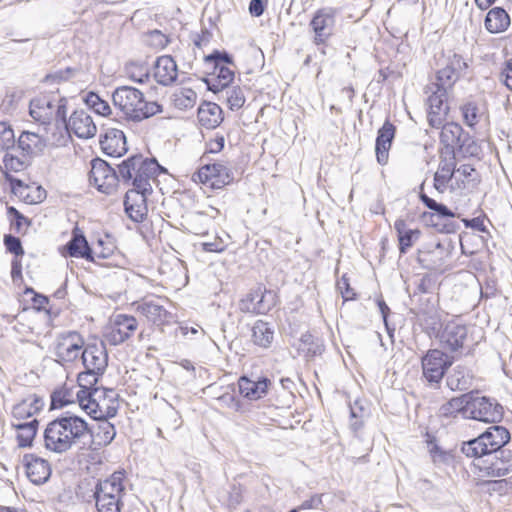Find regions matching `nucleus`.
Returning a JSON list of instances; mask_svg holds the SVG:
<instances>
[{
	"label": "nucleus",
	"instance_id": "1",
	"mask_svg": "<svg viewBox=\"0 0 512 512\" xmlns=\"http://www.w3.org/2000/svg\"><path fill=\"white\" fill-rule=\"evenodd\" d=\"M91 443L88 423L73 413L66 412L49 422L44 431L47 450L63 454L72 449L82 450Z\"/></svg>",
	"mask_w": 512,
	"mask_h": 512
},
{
	"label": "nucleus",
	"instance_id": "2",
	"mask_svg": "<svg viewBox=\"0 0 512 512\" xmlns=\"http://www.w3.org/2000/svg\"><path fill=\"white\" fill-rule=\"evenodd\" d=\"M112 101L128 121L140 122L162 111V107L155 101L147 102L143 93L130 86H121L114 90Z\"/></svg>",
	"mask_w": 512,
	"mask_h": 512
},
{
	"label": "nucleus",
	"instance_id": "3",
	"mask_svg": "<svg viewBox=\"0 0 512 512\" xmlns=\"http://www.w3.org/2000/svg\"><path fill=\"white\" fill-rule=\"evenodd\" d=\"M79 406L94 419L114 417L118 410L117 393L113 389L78 390Z\"/></svg>",
	"mask_w": 512,
	"mask_h": 512
},
{
	"label": "nucleus",
	"instance_id": "4",
	"mask_svg": "<svg viewBox=\"0 0 512 512\" xmlns=\"http://www.w3.org/2000/svg\"><path fill=\"white\" fill-rule=\"evenodd\" d=\"M160 168L155 160L144 159L141 155H134L118 165V176L124 182L132 181L133 187L144 191H152L151 180L157 175Z\"/></svg>",
	"mask_w": 512,
	"mask_h": 512
},
{
	"label": "nucleus",
	"instance_id": "5",
	"mask_svg": "<svg viewBox=\"0 0 512 512\" xmlns=\"http://www.w3.org/2000/svg\"><path fill=\"white\" fill-rule=\"evenodd\" d=\"M510 439L509 431L503 426H491L477 438L464 442L461 451L467 457L484 458L502 451V447Z\"/></svg>",
	"mask_w": 512,
	"mask_h": 512
},
{
	"label": "nucleus",
	"instance_id": "6",
	"mask_svg": "<svg viewBox=\"0 0 512 512\" xmlns=\"http://www.w3.org/2000/svg\"><path fill=\"white\" fill-rule=\"evenodd\" d=\"M124 490V472H114L100 481L94 494L98 512H120Z\"/></svg>",
	"mask_w": 512,
	"mask_h": 512
},
{
	"label": "nucleus",
	"instance_id": "7",
	"mask_svg": "<svg viewBox=\"0 0 512 512\" xmlns=\"http://www.w3.org/2000/svg\"><path fill=\"white\" fill-rule=\"evenodd\" d=\"M465 411L467 419L484 423H496L503 417V407L497 401L486 396H477L474 392L469 393Z\"/></svg>",
	"mask_w": 512,
	"mask_h": 512
},
{
	"label": "nucleus",
	"instance_id": "8",
	"mask_svg": "<svg viewBox=\"0 0 512 512\" xmlns=\"http://www.w3.org/2000/svg\"><path fill=\"white\" fill-rule=\"evenodd\" d=\"M30 115L43 124L51 120L65 122L66 101L52 96H39L30 102Z\"/></svg>",
	"mask_w": 512,
	"mask_h": 512
},
{
	"label": "nucleus",
	"instance_id": "9",
	"mask_svg": "<svg viewBox=\"0 0 512 512\" xmlns=\"http://www.w3.org/2000/svg\"><path fill=\"white\" fill-rule=\"evenodd\" d=\"M442 58V67L436 73L435 85H439L444 89H452L468 69V63L460 54L453 51L443 53Z\"/></svg>",
	"mask_w": 512,
	"mask_h": 512
},
{
	"label": "nucleus",
	"instance_id": "10",
	"mask_svg": "<svg viewBox=\"0 0 512 512\" xmlns=\"http://www.w3.org/2000/svg\"><path fill=\"white\" fill-rule=\"evenodd\" d=\"M135 317L125 314L114 315L106 326L103 337L111 345H119L129 339L137 330Z\"/></svg>",
	"mask_w": 512,
	"mask_h": 512
},
{
	"label": "nucleus",
	"instance_id": "11",
	"mask_svg": "<svg viewBox=\"0 0 512 512\" xmlns=\"http://www.w3.org/2000/svg\"><path fill=\"white\" fill-rule=\"evenodd\" d=\"M206 62L214 63L212 76L207 80L209 89L215 93L223 92L234 79V71L226 65L231 64L230 57L216 53L207 56Z\"/></svg>",
	"mask_w": 512,
	"mask_h": 512
},
{
	"label": "nucleus",
	"instance_id": "12",
	"mask_svg": "<svg viewBox=\"0 0 512 512\" xmlns=\"http://www.w3.org/2000/svg\"><path fill=\"white\" fill-rule=\"evenodd\" d=\"M192 179L212 189H221L233 181V174L226 165L216 162L202 166Z\"/></svg>",
	"mask_w": 512,
	"mask_h": 512
},
{
	"label": "nucleus",
	"instance_id": "13",
	"mask_svg": "<svg viewBox=\"0 0 512 512\" xmlns=\"http://www.w3.org/2000/svg\"><path fill=\"white\" fill-rule=\"evenodd\" d=\"M421 364L426 381L431 385H438L452 363L444 352L431 349L422 357Z\"/></svg>",
	"mask_w": 512,
	"mask_h": 512
},
{
	"label": "nucleus",
	"instance_id": "14",
	"mask_svg": "<svg viewBox=\"0 0 512 512\" xmlns=\"http://www.w3.org/2000/svg\"><path fill=\"white\" fill-rule=\"evenodd\" d=\"M89 179L91 184L105 194L115 192L119 182V176L116 171L101 159H94L92 161Z\"/></svg>",
	"mask_w": 512,
	"mask_h": 512
},
{
	"label": "nucleus",
	"instance_id": "15",
	"mask_svg": "<svg viewBox=\"0 0 512 512\" xmlns=\"http://www.w3.org/2000/svg\"><path fill=\"white\" fill-rule=\"evenodd\" d=\"M485 459L477 458L475 467L479 469L482 476L502 477L512 471V452L502 450L492 455H485Z\"/></svg>",
	"mask_w": 512,
	"mask_h": 512
},
{
	"label": "nucleus",
	"instance_id": "16",
	"mask_svg": "<svg viewBox=\"0 0 512 512\" xmlns=\"http://www.w3.org/2000/svg\"><path fill=\"white\" fill-rule=\"evenodd\" d=\"M84 350V339L75 332L69 331L62 333L58 338L55 346V354L61 362H73L82 357Z\"/></svg>",
	"mask_w": 512,
	"mask_h": 512
},
{
	"label": "nucleus",
	"instance_id": "17",
	"mask_svg": "<svg viewBox=\"0 0 512 512\" xmlns=\"http://www.w3.org/2000/svg\"><path fill=\"white\" fill-rule=\"evenodd\" d=\"M428 89L432 91V94L428 97V122L430 126L439 128L443 124L448 112L445 100L450 89H444L439 85H435V83H432Z\"/></svg>",
	"mask_w": 512,
	"mask_h": 512
},
{
	"label": "nucleus",
	"instance_id": "18",
	"mask_svg": "<svg viewBox=\"0 0 512 512\" xmlns=\"http://www.w3.org/2000/svg\"><path fill=\"white\" fill-rule=\"evenodd\" d=\"M151 192L136 187L126 192L124 206L130 219L135 222H142L144 220L148 213L146 197Z\"/></svg>",
	"mask_w": 512,
	"mask_h": 512
},
{
	"label": "nucleus",
	"instance_id": "19",
	"mask_svg": "<svg viewBox=\"0 0 512 512\" xmlns=\"http://www.w3.org/2000/svg\"><path fill=\"white\" fill-rule=\"evenodd\" d=\"M467 337V327L457 321H450L444 325L436 337L442 347L456 351L463 347Z\"/></svg>",
	"mask_w": 512,
	"mask_h": 512
},
{
	"label": "nucleus",
	"instance_id": "20",
	"mask_svg": "<svg viewBox=\"0 0 512 512\" xmlns=\"http://www.w3.org/2000/svg\"><path fill=\"white\" fill-rule=\"evenodd\" d=\"M66 125L70 133H74L81 139L92 138L97 133V127L92 117L85 110H77L73 112L68 122L66 121Z\"/></svg>",
	"mask_w": 512,
	"mask_h": 512
},
{
	"label": "nucleus",
	"instance_id": "21",
	"mask_svg": "<svg viewBox=\"0 0 512 512\" xmlns=\"http://www.w3.org/2000/svg\"><path fill=\"white\" fill-rule=\"evenodd\" d=\"M136 311L158 326L168 324L172 318L171 313L160 303V299H143L136 303Z\"/></svg>",
	"mask_w": 512,
	"mask_h": 512
},
{
	"label": "nucleus",
	"instance_id": "22",
	"mask_svg": "<svg viewBox=\"0 0 512 512\" xmlns=\"http://www.w3.org/2000/svg\"><path fill=\"white\" fill-rule=\"evenodd\" d=\"M335 24V11L330 8L320 9L310 22L315 33V42L324 43L331 35Z\"/></svg>",
	"mask_w": 512,
	"mask_h": 512
},
{
	"label": "nucleus",
	"instance_id": "23",
	"mask_svg": "<svg viewBox=\"0 0 512 512\" xmlns=\"http://www.w3.org/2000/svg\"><path fill=\"white\" fill-rule=\"evenodd\" d=\"M81 358L84 367L91 372L102 374L108 364V356L103 343L87 345Z\"/></svg>",
	"mask_w": 512,
	"mask_h": 512
},
{
	"label": "nucleus",
	"instance_id": "24",
	"mask_svg": "<svg viewBox=\"0 0 512 512\" xmlns=\"http://www.w3.org/2000/svg\"><path fill=\"white\" fill-rule=\"evenodd\" d=\"M100 146L106 155L112 157H121L128 150L124 132L116 128L105 131L100 139Z\"/></svg>",
	"mask_w": 512,
	"mask_h": 512
},
{
	"label": "nucleus",
	"instance_id": "25",
	"mask_svg": "<svg viewBox=\"0 0 512 512\" xmlns=\"http://www.w3.org/2000/svg\"><path fill=\"white\" fill-rule=\"evenodd\" d=\"M448 253L446 249L437 243L431 247H426L419 251L418 261L423 268L430 271H440L446 263Z\"/></svg>",
	"mask_w": 512,
	"mask_h": 512
},
{
	"label": "nucleus",
	"instance_id": "26",
	"mask_svg": "<svg viewBox=\"0 0 512 512\" xmlns=\"http://www.w3.org/2000/svg\"><path fill=\"white\" fill-rule=\"evenodd\" d=\"M12 193L26 204H39L46 198V191L36 183L25 184L19 179H11Z\"/></svg>",
	"mask_w": 512,
	"mask_h": 512
},
{
	"label": "nucleus",
	"instance_id": "27",
	"mask_svg": "<svg viewBox=\"0 0 512 512\" xmlns=\"http://www.w3.org/2000/svg\"><path fill=\"white\" fill-rule=\"evenodd\" d=\"M456 158L454 152L446 151L442 156L436 173L434 174V188L444 193L447 184L455 174Z\"/></svg>",
	"mask_w": 512,
	"mask_h": 512
},
{
	"label": "nucleus",
	"instance_id": "28",
	"mask_svg": "<svg viewBox=\"0 0 512 512\" xmlns=\"http://www.w3.org/2000/svg\"><path fill=\"white\" fill-rule=\"evenodd\" d=\"M268 297H272L271 292H263L260 288L253 290L239 301V309L244 313L263 314L271 308V304L266 303Z\"/></svg>",
	"mask_w": 512,
	"mask_h": 512
},
{
	"label": "nucleus",
	"instance_id": "29",
	"mask_svg": "<svg viewBox=\"0 0 512 512\" xmlns=\"http://www.w3.org/2000/svg\"><path fill=\"white\" fill-rule=\"evenodd\" d=\"M26 475L29 480L37 485L45 483L51 475V467L48 461L34 454L24 456Z\"/></svg>",
	"mask_w": 512,
	"mask_h": 512
},
{
	"label": "nucleus",
	"instance_id": "30",
	"mask_svg": "<svg viewBox=\"0 0 512 512\" xmlns=\"http://www.w3.org/2000/svg\"><path fill=\"white\" fill-rule=\"evenodd\" d=\"M154 78L164 86L172 84L178 75L176 62L169 55L160 56L157 58L154 65Z\"/></svg>",
	"mask_w": 512,
	"mask_h": 512
},
{
	"label": "nucleus",
	"instance_id": "31",
	"mask_svg": "<svg viewBox=\"0 0 512 512\" xmlns=\"http://www.w3.org/2000/svg\"><path fill=\"white\" fill-rule=\"evenodd\" d=\"M394 136L395 126L389 121H386L378 131L375 146L377 161L381 165H385L388 161L389 150Z\"/></svg>",
	"mask_w": 512,
	"mask_h": 512
},
{
	"label": "nucleus",
	"instance_id": "32",
	"mask_svg": "<svg viewBox=\"0 0 512 512\" xmlns=\"http://www.w3.org/2000/svg\"><path fill=\"white\" fill-rule=\"evenodd\" d=\"M270 381L261 378L257 381L241 377L238 381L240 394L249 400H258L266 395Z\"/></svg>",
	"mask_w": 512,
	"mask_h": 512
},
{
	"label": "nucleus",
	"instance_id": "33",
	"mask_svg": "<svg viewBox=\"0 0 512 512\" xmlns=\"http://www.w3.org/2000/svg\"><path fill=\"white\" fill-rule=\"evenodd\" d=\"M197 118L201 126L214 129L223 120L222 109L215 103L204 102L198 108Z\"/></svg>",
	"mask_w": 512,
	"mask_h": 512
},
{
	"label": "nucleus",
	"instance_id": "34",
	"mask_svg": "<svg viewBox=\"0 0 512 512\" xmlns=\"http://www.w3.org/2000/svg\"><path fill=\"white\" fill-rule=\"evenodd\" d=\"M98 422L90 429L91 442L96 446L102 447L110 444L116 436V430L108 418L96 419Z\"/></svg>",
	"mask_w": 512,
	"mask_h": 512
},
{
	"label": "nucleus",
	"instance_id": "35",
	"mask_svg": "<svg viewBox=\"0 0 512 512\" xmlns=\"http://www.w3.org/2000/svg\"><path fill=\"white\" fill-rule=\"evenodd\" d=\"M18 146L27 155H38L46 146V140L36 132L23 131L19 136Z\"/></svg>",
	"mask_w": 512,
	"mask_h": 512
},
{
	"label": "nucleus",
	"instance_id": "36",
	"mask_svg": "<svg viewBox=\"0 0 512 512\" xmlns=\"http://www.w3.org/2000/svg\"><path fill=\"white\" fill-rule=\"evenodd\" d=\"M42 406L43 403L40 398L36 395H29L14 405L12 414L14 418L23 420L38 413Z\"/></svg>",
	"mask_w": 512,
	"mask_h": 512
},
{
	"label": "nucleus",
	"instance_id": "37",
	"mask_svg": "<svg viewBox=\"0 0 512 512\" xmlns=\"http://www.w3.org/2000/svg\"><path fill=\"white\" fill-rule=\"evenodd\" d=\"M510 25V17L501 7L492 8L486 15L485 27L490 33L505 31Z\"/></svg>",
	"mask_w": 512,
	"mask_h": 512
},
{
	"label": "nucleus",
	"instance_id": "38",
	"mask_svg": "<svg viewBox=\"0 0 512 512\" xmlns=\"http://www.w3.org/2000/svg\"><path fill=\"white\" fill-rule=\"evenodd\" d=\"M65 249L71 257L84 258L93 261L92 250L90 249L86 238L74 231L72 239L66 244Z\"/></svg>",
	"mask_w": 512,
	"mask_h": 512
},
{
	"label": "nucleus",
	"instance_id": "39",
	"mask_svg": "<svg viewBox=\"0 0 512 512\" xmlns=\"http://www.w3.org/2000/svg\"><path fill=\"white\" fill-rule=\"evenodd\" d=\"M472 375L470 371L462 366H456L452 372L447 376V386L453 390H467L472 385Z\"/></svg>",
	"mask_w": 512,
	"mask_h": 512
},
{
	"label": "nucleus",
	"instance_id": "40",
	"mask_svg": "<svg viewBox=\"0 0 512 512\" xmlns=\"http://www.w3.org/2000/svg\"><path fill=\"white\" fill-rule=\"evenodd\" d=\"M419 321L425 331L432 337H437L442 330L441 314L437 309H430L419 314Z\"/></svg>",
	"mask_w": 512,
	"mask_h": 512
},
{
	"label": "nucleus",
	"instance_id": "41",
	"mask_svg": "<svg viewBox=\"0 0 512 512\" xmlns=\"http://www.w3.org/2000/svg\"><path fill=\"white\" fill-rule=\"evenodd\" d=\"M17 430V444L19 447L25 448L31 446L38 428V421L36 419L30 422L13 424Z\"/></svg>",
	"mask_w": 512,
	"mask_h": 512
},
{
	"label": "nucleus",
	"instance_id": "42",
	"mask_svg": "<svg viewBox=\"0 0 512 512\" xmlns=\"http://www.w3.org/2000/svg\"><path fill=\"white\" fill-rule=\"evenodd\" d=\"M462 132V127L457 123L451 122L442 126L440 140L446 146L447 151L454 152V147L460 143Z\"/></svg>",
	"mask_w": 512,
	"mask_h": 512
},
{
	"label": "nucleus",
	"instance_id": "43",
	"mask_svg": "<svg viewBox=\"0 0 512 512\" xmlns=\"http://www.w3.org/2000/svg\"><path fill=\"white\" fill-rule=\"evenodd\" d=\"M274 338V331L267 322L258 320L252 327V340L260 346L267 348L270 346Z\"/></svg>",
	"mask_w": 512,
	"mask_h": 512
},
{
	"label": "nucleus",
	"instance_id": "44",
	"mask_svg": "<svg viewBox=\"0 0 512 512\" xmlns=\"http://www.w3.org/2000/svg\"><path fill=\"white\" fill-rule=\"evenodd\" d=\"M468 398L469 393H466L461 396L450 399L448 402L441 406V414L445 417L461 414L463 418L467 419V412L465 410L466 407L468 406Z\"/></svg>",
	"mask_w": 512,
	"mask_h": 512
},
{
	"label": "nucleus",
	"instance_id": "45",
	"mask_svg": "<svg viewBox=\"0 0 512 512\" xmlns=\"http://www.w3.org/2000/svg\"><path fill=\"white\" fill-rule=\"evenodd\" d=\"M175 107L185 110L194 107L197 102V93L191 88L181 87L175 90L172 95Z\"/></svg>",
	"mask_w": 512,
	"mask_h": 512
},
{
	"label": "nucleus",
	"instance_id": "46",
	"mask_svg": "<svg viewBox=\"0 0 512 512\" xmlns=\"http://www.w3.org/2000/svg\"><path fill=\"white\" fill-rule=\"evenodd\" d=\"M129 79L137 83H144L149 78V69L145 64L130 62L125 67Z\"/></svg>",
	"mask_w": 512,
	"mask_h": 512
},
{
	"label": "nucleus",
	"instance_id": "47",
	"mask_svg": "<svg viewBox=\"0 0 512 512\" xmlns=\"http://www.w3.org/2000/svg\"><path fill=\"white\" fill-rule=\"evenodd\" d=\"M222 93H225L226 102L231 110H239L243 107L246 99L241 87H228Z\"/></svg>",
	"mask_w": 512,
	"mask_h": 512
},
{
	"label": "nucleus",
	"instance_id": "48",
	"mask_svg": "<svg viewBox=\"0 0 512 512\" xmlns=\"http://www.w3.org/2000/svg\"><path fill=\"white\" fill-rule=\"evenodd\" d=\"M85 102L91 109L101 116H109L112 113L109 103L100 98V96L94 92L87 94Z\"/></svg>",
	"mask_w": 512,
	"mask_h": 512
},
{
	"label": "nucleus",
	"instance_id": "49",
	"mask_svg": "<svg viewBox=\"0 0 512 512\" xmlns=\"http://www.w3.org/2000/svg\"><path fill=\"white\" fill-rule=\"evenodd\" d=\"M70 139V131L67 129L66 121L60 122L59 126L54 127V131L51 136H48L45 140L53 146H65Z\"/></svg>",
	"mask_w": 512,
	"mask_h": 512
},
{
	"label": "nucleus",
	"instance_id": "50",
	"mask_svg": "<svg viewBox=\"0 0 512 512\" xmlns=\"http://www.w3.org/2000/svg\"><path fill=\"white\" fill-rule=\"evenodd\" d=\"M7 214L12 217L11 225L17 233H25L31 225V220L20 213L16 208L10 206L7 208Z\"/></svg>",
	"mask_w": 512,
	"mask_h": 512
},
{
	"label": "nucleus",
	"instance_id": "51",
	"mask_svg": "<svg viewBox=\"0 0 512 512\" xmlns=\"http://www.w3.org/2000/svg\"><path fill=\"white\" fill-rule=\"evenodd\" d=\"M99 375H101V373L91 372L87 369L86 371L81 372L77 379L79 390L93 391L96 389L97 387L94 386L98 381Z\"/></svg>",
	"mask_w": 512,
	"mask_h": 512
},
{
	"label": "nucleus",
	"instance_id": "52",
	"mask_svg": "<svg viewBox=\"0 0 512 512\" xmlns=\"http://www.w3.org/2000/svg\"><path fill=\"white\" fill-rule=\"evenodd\" d=\"M420 199L425 204V206L427 208L435 211L437 214H439L442 217L452 218L455 216V214L451 210H449L445 205L437 203L435 200L428 197L423 192L420 193Z\"/></svg>",
	"mask_w": 512,
	"mask_h": 512
},
{
	"label": "nucleus",
	"instance_id": "53",
	"mask_svg": "<svg viewBox=\"0 0 512 512\" xmlns=\"http://www.w3.org/2000/svg\"><path fill=\"white\" fill-rule=\"evenodd\" d=\"M15 136L12 128L5 122H0V148L9 149L14 146Z\"/></svg>",
	"mask_w": 512,
	"mask_h": 512
},
{
	"label": "nucleus",
	"instance_id": "54",
	"mask_svg": "<svg viewBox=\"0 0 512 512\" xmlns=\"http://www.w3.org/2000/svg\"><path fill=\"white\" fill-rule=\"evenodd\" d=\"M420 231L417 229H412L407 231L398 237L399 240V250L402 254L406 253L407 250L412 247L414 242L419 238Z\"/></svg>",
	"mask_w": 512,
	"mask_h": 512
},
{
	"label": "nucleus",
	"instance_id": "55",
	"mask_svg": "<svg viewBox=\"0 0 512 512\" xmlns=\"http://www.w3.org/2000/svg\"><path fill=\"white\" fill-rule=\"evenodd\" d=\"M428 448L432 460L435 464H446L450 461V453L442 450L436 443L429 442Z\"/></svg>",
	"mask_w": 512,
	"mask_h": 512
},
{
	"label": "nucleus",
	"instance_id": "56",
	"mask_svg": "<svg viewBox=\"0 0 512 512\" xmlns=\"http://www.w3.org/2000/svg\"><path fill=\"white\" fill-rule=\"evenodd\" d=\"M462 114L465 123L472 127L476 125L479 121L478 108L473 103H467L462 108Z\"/></svg>",
	"mask_w": 512,
	"mask_h": 512
},
{
	"label": "nucleus",
	"instance_id": "57",
	"mask_svg": "<svg viewBox=\"0 0 512 512\" xmlns=\"http://www.w3.org/2000/svg\"><path fill=\"white\" fill-rule=\"evenodd\" d=\"M4 167L8 171L18 172L24 169L25 162L12 154L6 153L3 159Z\"/></svg>",
	"mask_w": 512,
	"mask_h": 512
},
{
	"label": "nucleus",
	"instance_id": "58",
	"mask_svg": "<svg viewBox=\"0 0 512 512\" xmlns=\"http://www.w3.org/2000/svg\"><path fill=\"white\" fill-rule=\"evenodd\" d=\"M4 244L6 246V249L15 254L16 256H20L24 254V250L22 248L21 242L17 237H14L12 235H6L4 237Z\"/></svg>",
	"mask_w": 512,
	"mask_h": 512
},
{
	"label": "nucleus",
	"instance_id": "59",
	"mask_svg": "<svg viewBox=\"0 0 512 512\" xmlns=\"http://www.w3.org/2000/svg\"><path fill=\"white\" fill-rule=\"evenodd\" d=\"M149 41L157 48H164L168 44V38L159 30H154L149 34Z\"/></svg>",
	"mask_w": 512,
	"mask_h": 512
},
{
	"label": "nucleus",
	"instance_id": "60",
	"mask_svg": "<svg viewBox=\"0 0 512 512\" xmlns=\"http://www.w3.org/2000/svg\"><path fill=\"white\" fill-rule=\"evenodd\" d=\"M226 248L225 243L219 237L215 238L214 241L211 242H203L202 249L206 252H222Z\"/></svg>",
	"mask_w": 512,
	"mask_h": 512
},
{
	"label": "nucleus",
	"instance_id": "61",
	"mask_svg": "<svg viewBox=\"0 0 512 512\" xmlns=\"http://www.w3.org/2000/svg\"><path fill=\"white\" fill-rule=\"evenodd\" d=\"M219 403L222 405H226L227 407L233 409V410H239V402L235 399V397L232 394H223L218 398Z\"/></svg>",
	"mask_w": 512,
	"mask_h": 512
},
{
	"label": "nucleus",
	"instance_id": "62",
	"mask_svg": "<svg viewBox=\"0 0 512 512\" xmlns=\"http://www.w3.org/2000/svg\"><path fill=\"white\" fill-rule=\"evenodd\" d=\"M501 74L505 85L512 91V59L506 61Z\"/></svg>",
	"mask_w": 512,
	"mask_h": 512
},
{
	"label": "nucleus",
	"instance_id": "63",
	"mask_svg": "<svg viewBox=\"0 0 512 512\" xmlns=\"http://www.w3.org/2000/svg\"><path fill=\"white\" fill-rule=\"evenodd\" d=\"M338 288L342 291L343 297L348 300L352 299L355 295L352 289L349 286L348 279L343 276L341 280L338 282Z\"/></svg>",
	"mask_w": 512,
	"mask_h": 512
},
{
	"label": "nucleus",
	"instance_id": "64",
	"mask_svg": "<svg viewBox=\"0 0 512 512\" xmlns=\"http://www.w3.org/2000/svg\"><path fill=\"white\" fill-rule=\"evenodd\" d=\"M249 11L253 16H261L264 12L263 2L261 0H251Z\"/></svg>",
	"mask_w": 512,
	"mask_h": 512
}]
</instances>
